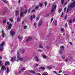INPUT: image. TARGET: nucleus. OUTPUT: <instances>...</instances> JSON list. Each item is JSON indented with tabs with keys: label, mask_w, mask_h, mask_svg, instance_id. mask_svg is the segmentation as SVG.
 Returning <instances> with one entry per match:
<instances>
[{
	"label": "nucleus",
	"mask_w": 75,
	"mask_h": 75,
	"mask_svg": "<svg viewBox=\"0 0 75 75\" xmlns=\"http://www.w3.org/2000/svg\"><path fill=\"white\" fill-rule=\"evenodd\" d=\"M18 39H19L20 40H21V39H22V40H23V38L22 37L20 38V35H19L18 36Z\"/></svg>",
	"instance_id": "b1692460"
},
{
	"label": "nucleus",
	"mask_w": 75,
	"mask_h": 75,
	"mask_svg": "<svg viewBox=\"0 0 75 75\" xmlns=\"http://www.w3.org/2000/svg\"><path fill=\"white\" fill-rule=\"evenodd\" d=\"M17 58H18L19 60L20 61H23V58L20 57V54H18H18L17 55Z\"/></svg>",
	"instance_id": "423d86ee"
},
{
	"label": "nucleus",
	"mask_w": 75,
	"mask_h": 75,
	"mask_svg": "<svg viewBox=\"0 0 75 75\" xmlns=\"http://www.w3.org/2000/svg\"><path fill=\"white\" fill-rule=\"evenodd\" d=\"M32 40V38L31 37H29L28 38V39L26 40V42H28L29 41H30V40Z\"/></svg>",
	"instance_id": "1a4fd4ad"
},
{
	"label": "nucleus",
	"mask_w": 75,
	"mask_h": 75,
	"mask_svg": "<svg viewBox=\"0 0 75 75\" xmlns=\"http://www.w3.org/2000/svg\"><path fill=\"white\" fill-rule=\"evenodd\" d=\"M49 16V14H47L46 15H45V17H48Z\"/></svg>",
	"instance_id": "a18cd8bd"
},
{
	"label": "nucleus",
	"mask_w": 75,
	"mask_h": 75,
	"mask_svg": "<svg viewBox=\"0 0 75 75\" xmlns=\"http://www.w3.org/2000/svg\"><path fill=\"white\" fill-rule=\"evenodd\" d=\"M51 14H52V16H54V14L52 13H51Z\"/></svg>",
	"instance_id": "e2e57ef3"
},
{
	"label": "nucleus",
	"mask_w": 75,
	"mask_h": 75,
	"mask_svg": "<svg viewBox=\"0 0 75 75\" xmlns=\"http://www.w3.org/2000/svg\"><path fill=\"white\" fill-rule=\"evenodd\" d=\"M27 26L25 25L24 27V29H26V28H27Z\"/></svg>",
	"instance_id": "c03bdc74"
},
{
	"label": "nucleus",
	"mask_w": 75,
	"mask_h": 75,
	"mask_svg": "<svg viewBox=\"0 0 75 75\" xmlns=\"http://www.w3.org/2000/svg\"><path fill=\"white\" fill-rule=\"evenodd\" d=\"M33 18H35V15H33V16H30V20L31 21H33Z\"/></svg>",
	"instance_id": "9d476101"
},
{
	"label": "nucleus",
	"mask_w": 75,
	"mask_h": 75,
	"mask_svg": "<svg viewBox=\"0 0 75 75\" xmlns=\"http://www.w3.org/2000/svg\"><path fill=\"white\" fill-rule=\"evenodd\" d=\"M63 14H64V13H63V12H62V15H61V17H62V16H63Z\"/></svg>",
	"instance_id": "5fc2aeb1"
},
{
	"label": "nucleus",
	"mask_w": 75,
	"mask_h": 75,
	"mask_svg": "<svg viewBox=\"0 0 75 75\" xmlns=\"http://www.w3.org/2000/svg\"><path fill=\"white\" fill-rule=\"evenodd\" d=\"M40 69H42V70H44L45 69V68L44 67H40Z\"/></svg>",
	"instance_id": "c756f323"
},
{
	"label": "nucleus",
	"mask_w": 75,
	"mask_h": 75,
	"mask_svg": "<svg viewBox=\"0 0 75 75\" xmlns=\"http://www.w3.org/2000/svg\"><path fill=\"white\" fill-rule=\"evenodd\" d=\"M42 57H43L44 58H45V59H46L47 58V57L45 55H42Z\"/></svg>",
	"instance_id": "a878e982"
},
{
	"label": "nucleus",
	"mask_w": 75,
	"mask_h": 75,
	"mask_svg": "<svg viewBox=\"0 0 75 75\" xmlns=\"http://www.w3.org/2000/svg\"><path fill=\"white\" fill-rule=\"evenodd\" d=\"M53 73H54V74H57V73L55 71H53Z\"/></svg>",
	"instance_id": "e433bc0d"
},
{
	"label": "nucleus",
	"mask_w": 75,
	"mask_h": 75,
	"mask_svg": "<svg viewBox=\"0 0 75 75\" xmlns=\"http://www.w3.org/2000/svg\"><path fill=\"white\" fill-rule=\"evenodd\" d=\"M73 22H75V18L73 19Z\"/></svg>",
	"instance_id": "338daca9"
},
{
	"label": "nucleus",
	"mask_w": 75,
	"mask_h": 75,
	"mask_svg": "<svg viewBox=\"0 0 75 75\" xmlns=\"http://www.w3.org/2000/svg\"><path fill=\"white\" fill-rule=\"evenodd\" d=\"M30 11H31V9L30 8L28 10V12L29 13H30Z\"/></svg>",
	"instance_id": "3c124183"
},
{
	"label": "nucleus",
	"mask_w": 75,
	"mask_h": 75,
	"mask_svg": "<svg viewBox=\"0 0 75 75\" xmlns=\"http://www.w3.org/2000/svg\"><path fill=\"white\" fill-rule=\"evenodd\" d=\"M48 73L46 72H45L42 74V75H47Z\"/></svg>",
	"instance_id": "412c9836"
},
{
	"label": "nucleus",
	"mask_w": 75,
	"mask_h": 75,
	"mask_svg": "<svg viewBox=\"0 0 75 75\" xmlns=\"http://www.w3.org/2000/svg\"><path fill=\"white\" fill-rule=\"evenodd\" d=\"M0 65L1 67V71H5L6 69V67L4 66V65H3L2 64H0Z\"/></svg>",
	"instance_id": "20e7f679"
},
{
	"label": "nucleus",
	"mask_w": 75,
	"mask_h": 75,
	"mask_svg": "<svg viewBox=\"0 0 75 75\" xmlns=\"http://www.w3.org/2000/svg\"><path fill=\"white\" fill-rule=\"evenodd\" d=\"M27 13V10H26L25 11L24 13V14H26V13Z\"/></svg>",
	"instance_id": "ea45409f"
},
{
	"label": "nucleus",
	"mask_w": 75,
	"mask_h": 75,
	"mask_svg": "<svg viewBox=\"0 0 75 75\" xmlns=\"http://www.w3.org/2000/svg\"><path fill=\"white\" fill-rule=\"evenodd\" d=\"M47 68H48V69H52V68L50 67L49 66H47Z\"/></svg>",
	"instance_id": "4c0bfd02"
},
{
	"label": "nucleus",
	"mask_w": 75,
	"mask_h": 75,
	"mask_svg": "<svg viewBox=\"0 0 75 75\" xmlns=\"http://www.w3.org/2000/svg\"><path fill=\"white\" fill-rule=\"evenodd\" d=\"M62 72V71H59V73H61V72Z\"/></svg>",
	"instance_id": "680f3d73"
},
{
	"label": "nucleus",
	"mask_w": 75,
	"mask_h": 75,
	"mask_svg": "<svg viewBox=\"0 0 75 75\" xmlns=\"http://www.w3.org/2000/svg\"><path fill=\"white\" fill-rule=\"evenodd\" d=\"M39 48H42V45H39Z\"/></svg>",
	"instance_id": "c9c22d12"
},
{
	"label": "nucleus",
	"mask_w": 75,
	"mask_h": 75,
	"mask_svg": "<svg viewBox=\"0 0 75 75\" xmlns=\"http://www.w3.org/2000/svg\"><path fill=\"white\" fill-rule=\"evenodd\" d=\"M65 26L66 27H68V25H67V23H66Z\"/></svg>",
	"instance_id": "09e8293b"
},
{
	"label": "nucleus",
	"mask_w": 75,
	"mask_h": 75,
	"mask_svg": "<svg viewBox=\"0 0 75 75\" xmlns=\"http://www.w3.org/2000/svg\"><path fill=\"white\" fill-rule=\"evenodd\" d=\"M24 51H25V50H23V52L22 51L21 52V53H23V52H24Z\"/></svg>",
	"instance_id": "4d7b16f0"
},
{
	"label": "nucleus",
	"mask_w": 75,
	"mask_h": 75,
	"mask_svg": "<svg viewBox=\"0 0 75 75\" xmlns=\"http://www.w3.org/2000/svg\"><path fill=\"white\" fill-rule=\"evenodd\" d=\"M7 65H10V62H5V66H6Z\"/></svg>",
	"instance_id": "4468645a"
},
{
	"label": "nucleus",
	"mask_w": 75,
	"mask_h": 75,
	"mask_svg": "<svg viewBox=\"0 0 75 75\" xmlns=\"http://www.w3.org/2000/svg\"><path fill=\"white\" fill-rule=\"evenodd\" d=\"M54 24V25H57V22L56 21H55Z\"/></svg>",
	"instance_id": "7c9ffc66"
},
{
	"label": "nucleus",
	"mask_w": 75,
	"mask_h": 75,
	"mask_svg": "<svg viewBox=\"0 0 75 75\" xmlns=\"http://www.w3.org/2000/svg\"><path fill=\"white\" fill-rule=\"evenodd\" d=\"M24 21H23L22 22V25H24Z\"/></svg>",
	"instance_id": "6e6d98bb"
},
{
	"label": "nucleus",
	"mask_w": 75,
	"mask_h": 75,
	"mask_svg": "<svg viewBox=\"0 0 75 75\" xmlns=\"http://www.w3.org/2000/svg\"><path fill=\"white\" fill-rule=\"evenodd\" d=\"M45 3V7L47 6V2L45 1L44 2Z\"/></svg>",
	"instance_id": "bb28decb"
},
{
	"label": "nucleus",
	"mask_w": 75,
	"mask_h": 75,
	"mask_svg": "<svg viewBox=\"0 0 75 75\" xmlns=\"http://www.w3.org/2000/svg\"><path fill=\"white\" fill-rule=\"evenodd\" d=\"M62 8H61V9H59V12L61 13V11H62Z\"/></svg>",
	"instance_id": "393cba45"
},
{
	"label": "nucleus",
	"mask_w": 75,
	"mask_h": 75,
	"mask_svg": "<svg viewBox=\"0 0 75 75\" xmlns=\"http://www.w3.org/2000/svg\"><path fill=\"white\" fill-rule=\"evenodd\" d=\"M64 0H61V3L62 4H63V6H65L67 3H68V2H66L65 4H64Z\"/></svg>",
	"instance_id": "0eeeda50"
},
{
	"label": "nucleus",
	"mask_w": 75,
	"mask_h": 75,
	"mask_svg": "<svg viewBox=\"0 0 75 75\" xmlns=\"http://www.w3.org/2000/svg\"><path fill=\"white\" fill-rule=\"evenodd\" d=\"M39 6L40 7H42V3H40L39 4Z\"/></svg>",
	"instance_id": "a19ab883"
},
{
	"label": "nucleus",
	"mask_w": 75,
	"mask_h": 75,
	"mask_svg": "<svg viewBox=\"0 0 75 75\" xmlns=\"http://www.w3.org/2000/svg\"><path fill=\"white\" fill-rule=\"evenodd\" d=\"M11 34V35L13 36L14 35L15 33L14 32L12 31V30H11L10 32Z\"/></svg>",
	"instance_id": "ddd939ff"
},
{
	"label": "nucleus",
	"mask_w": 75,
	"mask_h": 75,
	"mask_svg": "<svg viewBox=\"0 0 75 75\" xmlns=\"http://www.w3.org/2000/svg\"><path fill=\"white\" fill-rule=\"evenodd\" d=\"M24 70H25V68H24V67H23L21 69V71H23Z\"/></svg>",
	"instance_id": "79ce46f5"
},
{
	"label": "nucleus",
	"mask_w": 75,
	"mask_h": 75,
	"mask_svg": "<svg viewBox=\"0 0 75 75\" xmlns=\"http://www.w3.org/2000/svg\"><path fill=\"white\" fill-rule=\"evenodd\" d=\"M61 31H63V32H64V29L63 28H62Z\"/></svg>",
	"instance_id": "f704fd0d"
},
{
	"label": "nucleus",
	"mask_w": 75,
	"mask_h": 75,
	"mask_svg": "<svg viewBox=\"0 0 75 75\" xmlns=\"http://www.w3.org/2000/svg\"><path fill=\"white\" fill-rule=\"evenodd\" d=\"M20 73H21V71H19V72L18 73V74H20Z\"/></svg>",
	"instance_id": "052dcab7"
},
{
	"label": "nucleus",
	"mask_w": 75,
	"mask_h": 75,
	"mask_svg": "<svg viewBox=\"0 0 75 75\" xmlns=\"http://www.w3.org/2000/svg\"><path fill=\"white\" fill-rule=\"evenodd\" d=\"M1 36L3 37V38H4V35L3 33L2 34Z\"/></svg>",
	"instance_id": "58836bf2"
},
{
	"label": "nucleus",
	"mask_w": 75,
	"mask_h": 75,
	"mask_svg": "<svg viewBox=\"0 0 75 75\" xmlns=\"http://www.w3.org/2000/svg\"><path fill=\"white\" fill-rule=\"evenodd\" d=\"M38 52H42V50H38Z\"/></svg>",
	"instance_id": "864d4df0"
},
{
	"label": "nucleus",
	"mask_w": 75,
	"mask_h": 75,
	"mask_svg": "<svg viewBox=\"0 0 75 75\" xmlns=\"http://www.w3.org/2000/svg\"><path fill=\"white\" fill-rule=\"evenodd\" d=\"M11 27H12V24L11 23H10L8 27V30H10L11 28Z\"/></svg>",
	"instance_id": "6e6552de"
},
{
	"label": "nucleus",
	"mask_w": 75,
	"mask_h": 75,
	"mask_svg": "<svg viewBox=\"0 0 75 75\" xmlns=\"http://www.w3.org/2000/svg\"><path fill=\"white\" fill-rule=\"evenodd\" d=\"M4 44V42H3L1 45H0V51H2L3 50L4 48H3V46Z\"/></svg>",
	"instance_id": "f03ea898"
},
{
	"label": "nucleus",
	"mask_w": 75,
	"mask_h": 75,
	"mask_svg": "<svg viewBox=\"0 0 75 75\" xmlns=\"http://www.w3.org/2000/svg\"><path fill=\"white\" fill-rule=\"evenodd\" d=\"M35 9H34L31 11V12L32 13H33V12H35Z\"/></svg>",
	"instance_id": "de8ad7c7"
},
{
	"label": "nucleus",
	"mask_w": 75,
	"mask_h": 75,
	"mask_svg": "<svg viewBox=\"0 0 75 75\" xmlns=\"http://www.w3.org/2000/svg\"><path fill=\"white\" fill-rule=\"evenodd\" d=\"M2 2H3V3H6V4L7 3H8V1H7L5 0L2 1Z\"/></svg>",
	"instance_id": "aec40b11"
},
{
	"label": "nucleus",
	"mask_w": 75,
	"mask_h": 75,
	"mask_svg": "<svg viewBox=\"0 0 75 75\" xmlns=\"http://www.w3.org/2000/svg\"><path fill=\"white\" fill-rule=\"evenodd\" d=\"M11 61L12 62H13L14 61V58H13V57H12L11 58Z\"/></svg>",
	"instance_id": "473e14b6"
},
{
	"label": "nucleus",
	"mask_w": 75,
	"mask_h": 75,
	"mask_svg": "<svg viewBox=\"0 0 75 75\" xmlns=\"http://www.w3.org/2000/svg\"><path fill=\"white\" fill-rule=\"evenodd\" d=\"M2 62V61L0 60V64L1 65V62Z\"/></svg>",
	"instance_id": "0e129e2a"
},
{
	"label": "nucleus",
	"mask_w": 75,
	"mask_h": 75,
	"mask_svg": "<svg viewBox=\"0 0 75 75\" xmlns=\"http://www.w3.org/2000/svg\"><path fill=\"white\" fill-rule=\"evenodd\" d=\"M68 17V16L67 15H66L64 16V19L65 20V19H67V18Z\"/></svg>",
	"instance_id": "72a5a7b5"
},
{
	"label": "nucleus",
	"mask_w": 75,
	"mask_h": 75,
	"mask_svg": "<svg viewBox=\"0 0 75 75\" xmlns=\"http://www.w3.org/2000/svg\"><path fill=\"white\" fill-rule=\"evenodd\" d=\"M62 58L63 59H64V58H65V57H64L63 56H62Z\"/></svg>",
	"instance_id": "bf43d9fd"
},
{
	"label": "nucleus",
	"mask_w": 75,
	"mask_h": 75,
	"mask_svg": "<svg viewBox=\"0 0 75 75\" xmlns=\"http://www.w3.org/2000/svg\"><path fill=\"white\" fill-rule=\"evenodd\" d=\"M37 23H34V26H35V28H36V27H37V26H36V25H37Z\"/></svg>",
	"instance_id": "c85d7f7f"
},
{
	"label": "nucleus",
	"mask_w": 75,
	"mask_h": 75,
	"mask_svg": "<svg viewBox=\"0 0 75 75\" xmlns=\"http://www.w3.org/2000/svg\"><path fill=\"white\" fill-rule=\"evenodd\" d=\"M7 20L6 19H4L3 21V23H5L6 22Z\"/></svg>",
	"instance_id": "6ab92c4d"
},
{
	"label": "nucleus",
	"mask_w": 75,
	"mask_h": 75,
	"mask_svg": "<svg viewBox=\"0 0 75 75\" xmlns=\"http://www.w3.org/2000/svg\"><path fill=\"white\" fill-rule=\"evenodd\" d=\"M19 14V12H18V11L17 10L16 11V16H17L18 14Z\"/></svg>",
	"instance_id": "9b49d317"
},
{
	"label": "nucleus",
	"mask_w": 75,
	"mask_h": 75,
	"mask_svg": "<svg viewBox=\"0 0 75 75\" xmlns=\"http://www.w3.org/2000/svg\"><path fill=\"white\" fill-rule=\"evenodd\" d=\"M65 61L66 62H68V60L67 59H66Z\"/></svg>",
	"instance_id": "774afa93"
},
{
	"label": "nucleus",
	"mask_w": 75,
	"mask_h": 75,
	"mask_svg": "<svg viewBox=\"0 0 75 75\" xmlns=\"http://www.w3.org/2000/svg\"><path fill=\"white\" fill-rule=\"evenodd\" d=\"M6 72L7 74H8V73H9V69H8V67H7L6 68Z\"/></svg>",
	"instance_id": "a211bd4d"
},
{
	"label": "nucleus",
	"mask_w": 75,
	"mask_h": 75,
	"mask_svg": "<svg viewBox=\"0 0 75 75\" xmlns=\"http://www.w3.org/2000/svg\"><path fill=\"white\" fill-rule=\"evenodd\" d=\"M53 20H54V18H52L51 20V22H52V21H53Z\"/></svg>",
	"instance_id": "37998d69"
},
{
	"label": "nucleus",
	"mask_w": 75,
	"mask_h": 75,
	"mask_svg": "<svg viewBox=\"0 0 75 75\" xmlns=\"http://www.w3.org/2000/svg\"><path fill=\"white\" fill-rule=\"evenodd\" d=\"M20 3H21V1H20V0H19L18 1V3H19V4H20Z\"/></svg>",
	"instance_id": "603ef678"
},
{
	"label": "nucleus",
	"mask_w": 75,
	"mask_h": 75,
	"mask_svg": "<svg viewBox=\"0 0 75 75\" xmlns=\"http://www.w3.org/2000/svg\"><path fill=\"white\" fill-rule=\"evenodd\" d=\"M65 47H64L63 46H62L60 47V48L61 50L59 51V53L60 54H62V50H63L64 52V48Z\"/></svg>",
	"instance_id": "39448f33"
},
{
	"label": "nucleus",
	"mask_w": 75,
	"mask_h": 75,
	"mask_svg": "<svg viewBox=\"0 0 75 75\" xmlns=\"http://www.w3.org/2000/svg\"><path fill=\"white\" fill-rule=\"evenodd\" d=\"M29 72H30L32 74H34L35 73V72L33 70H29Z\"/></svg>",
	"instance_id": "2eb2a0df"
},
{
	"label": "nucleus",
	"mask_w": 75,
	"mask_h": 75,
	"mask_svg": "<svg viewBox=\"0 0 75 75\" xmlns=\"http://www.w3.org/2000/svg\"><path fill=\"white\" fill-rule=\"evenodd\" d=\"M9 20L11 22H13V19L11 18H9Z\"/></svg>",
	"instance_id": "2f4dec72"
},
{
	"label": "nucleus",
	"mask_w": 75,
	"mask_h": 75,
	"mask_svg": "<svg viewBox=\"0 0 75 75\" xmlns=\"http://www.w3.org/2000/svg\"><path fill=\"white\" fill-rule=\"evenodd\" d=\"M69 43L70 44H71V45H72V43L71 42H70Z\"/></svg>",
	"instance_id": "69168bd1"
},
{
	"label": "nucleus",
	"mask_w": 75,
	"mask_h": 75,
	"mask_svg": "<svg viewBox=\"0 0 75 75\" xmlns=\"http://www.w3.org/2000/svg\"><path fill=\"white\" fill-rule=\"evenodd\" d=\"M38 20H39V18H37L36 19V21H38Z\"/></svg>",
	"instance_id": "13d9d810"
},
{
	"label": "nucleus",
	"mask_w": 75,
	"mask_h": 75,
	"mask_svg": "<svg viewBox=\"0 0 75 75\" xmlns=\"http://www.w3.org/2000/svg\"><path fill=\"white\" fill-rule=\"evenodd\" d=\"M42 21H39V26H41V25L42 24Z\"/></svg>",
	"instance_id": "f8f14e48"
},
{
	"label": "nucleus",
	"mask_w": 75,
	"mask_h": 75,
	"mask_svg": "<svg viewBox=\"0 0 75 75\" xmlns=\"http://www.w3.org/2000/svg\"><path fill=\"white\" fill-rule=\"evenodd\" d=\"M21 18H20V17H18L17 18V21H18V22L19 21H20L21 20Z\"/></svg>",
	"instance_id": "dca6fc26"
},
{
	"label": "nucleus",
	"mask_w": 75,
	"mask_h": 75,
	"mask_svg": "<svg viewBox=\"0 0 75 75\" xmlns=\"http://www.w3.org/2000/svg\"><path fill=\"white\" fill-rule=\"evenodd\" d=\"M67 10V8H64V12H65Z\"/></svg>",
	"instance_id": "49530a36"
},
{
	"label": "nucleus",
	"mask_w": 75,
	"mask_h": 75,
	"mask_svg": "<svg viewBox=\"0 0 75 75\" xmlns=\"http://www.w3.org/2000/svg\"><path fill=\"white\" fill-rule=\"evenodd\" d=\"M72 22H74L73 21V20H72V19L70 20L69 21V23H72Z\"/></svg>",
	"instance_id": "5701e85b"
},
{
	"label": "nucleus",
	"mask_w": 75,
	"mask_h": 75,
	"mask_svg": "<svg viewBox=\"0 0 75 75\" xmlns=\"http://www.w3.org/2000/svg\"><path fill=\"white\" fill-rule=\"evenodd\" d=\"M23 14V12H21V13L20 14V17H22Z\"/></svg>",
	"instance_id": "f3484780"
},
{
	"label": "nucleus",
	"mask_w": 75,
	"mask_h": 75,
	"mask_svg": "<svg viewBox=\"0 0 75 75\" xmlns=\"http://www.w3.org/2000/svg\"><path fill=\"white\" fill-rule=\"evenodd\" d=\"M35 59L36 61H39V59H38V57H35Z\"/></svg>",
	"instance_id": "4be33fe9"
},
{
	"label": "nucleus",
	"mask_w": 75,
	"mask_h": 75,
	"mask_svg": "<svg viewBox=\"0 0 75 75\" xmlns=\"http://www.w3.org/2000/svg\"><path fill=\"white\" fill-rule=\"evenodd\" d=\"M39 8V6H38L35 8V10H38V8Z\"/></svg>",
	"instance_id": "cd10ccee"
},
{
	"label": "nucleus",
	"mask_w": 75,
	"mask_h": 75,
	"mask_svg": "<svg viewBox=\"0 0 75 75\" xmlns=\"http://www.w3.org/2000/svg\"><path fill=\"white\" fill-rule=\"evenodd\" d=\"M52 9L51 11V13H52L54 12V11L57 8V5H54L52 7Z\"/></svg>",
	"instance_id": "7ed1b4c3"
},
{
	"label": "nucleus",
	"mask_w": 75,
	"mask_h": 75,
	"mask_svg": "<svg viewBox=\"0 0 75 75\" xmlns=\"http://www.w3.org/2000/svg\"><path fill=\"white\" fill-rule=\"evenodd\" d=\"M75 6V1L73 3V4H71L67 8V12H66L67 14V13H69V11L70 10H71L72 8H73Z\"/></svg>",
	"instance_id": "f257e3e1"
},
{
	"label": "nucleus",
	"mask_w": 75,
	"mask_h": 75,
	"mask_svg": "<svg viewBox=\"0 0 75 75\" xmlns=\"http://www.w3.org/2000/svg\"><path fill=\"white\" fill-rule=\"evenodd\" d=\"M7 25H10V23H9V22H7Z\"/></svg>",
	"instance_id": "8fccbe9b"
}]
</instances>
